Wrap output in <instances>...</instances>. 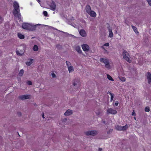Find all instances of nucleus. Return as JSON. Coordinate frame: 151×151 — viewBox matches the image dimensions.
<instances>
[{
    "label": "nucleus",
    "mask_w": 151,
    "mask_h": 151,
    "mask_svg": "<svg viewBox=\"0 0 151 151\" xmlns=\"http://www.w3.org/2000/svg\"><path fill=\"white\" fill-rule=\"evenodd\" d=\"M13 6L14 8L13 11V14L15 16L17 17L19 19H20L21 15L19 13L20 10L19 4L16 1H14L13 3Z\"/></svg>",
    "instance_id": "1"
},
{
    "label": "nucleus",
    "mask_w": 151,
    "mask_h": 151,
    "mask_svg": "<svg viewBox=\"0 0 151 151\" xmlns=\"http://www.w3.org/2000/svg\"><path fill=\"white\" fill-rule=\"evenodd\" d=\"M22 28L25 29L33 31L35 29L36 26L35 25H32L28 23H24L22 24Z\"/></svg>",
    "instance_id": "2"
},
{
    "label": "nucleus",
    "mask_w": 151,
    "mask_h": 151,
    "mask_svg": "<svg viewBox=\"0 0 151 151\" xmlns=\"http://www.w3.org/2000/svg\"><path fill=\"white\" fill-rule=\"evenodd\" d=\"M122 56L123 58L127 61L129 63L131 62L132 60L130 58L129 55L126 50H123Z\"/></svg>",
    "instance_id": "3"
},
{
    "label": "nucleus",
    "mask_w": 151,
    "mask_h": 151,
    "mask_svg": "<svg viewBox=\"0 0 151 151\" xmlns=\"http://www.w3.org/2000/svg\"><path fill=\"white\" fill-rule=\"evenodd\" d=\"M100 61L105 64V67L108 70L110 69V65L109 60L106 58H101Z\"/></svg>",
    "instance_id": "4"
},
{
    "label": "nucleus",
    "mask_w": 151,
    "mask_h": 151,
    "mask_svg": "<svg viewBox=\"0 0 151 151\" xmlns=\"http://www.w3.org/2000/svg\"><path fill=\"white\" fill-rule=\"evenodd\" d=\"M85 10L86 12L91 16L94 17V12L91 10V7L89 5H86V7Z\"/></svg>",
    "instance_id": "5"
},
{
    "label": "nucleus",
    "mask_w": 151,
    "mask_h": 151,
    "mask_svg": "<svg viewBox=\"0 0 151 151\" xmlns=\"http://www.w3.org/2000/svg\"><path fill=\"white\" fill-rule=\"evenodd\" d=\"M108 114H115L117 113V111L112 108L108 109L107 110Z\"/></svg>",
    "instance_id": "6"
},
{
    "label": "nucleus",
    "mask_w": 151,
    "mask_h": 151,
    "mask_svg": "<svg viewBox=\"0 0 151 151\" xmlns=\"http://www.w3.org/2000/svg\"><path fill=\"white\" fill-rule=\"evenodd\" d=\"M73 84L74 86L77 85L79 87L81 86V83L79 80L77 78L74 80L73 81Z\"/></svg>",
    "instance_id": "7"
},
{
    "label": "nucleus",
    "mask_w": 151,
    "mask_h": 151,
    "mask_svg": "<svg viewBox=\"0 0 151 151\" xmlns=\"http://www.w3.org/2000/svg\"><path fill=\"white\" fill-rule=\"evenodd\" d=\"M50 9L52 11H54L56 9V5L55 4L53 1H52L50 3Z\"/></svg>",
    "instance_id": "8"
},
{
    "label": "nucleus",
    "mask_w": 151,
    "mask_h": 151,
    "mask_svg": "<svg viewBox=\"0 0 151 151\" xmlns=\"http://www.w3.org/2000/svg\"><path fill=\"white\" fill-rule=\"evenodd\" d=\"M82 47L83 50L84 51H87L89 49L88 45L86 44H84L82 45Z\"/></svg>",
    "instance_id": "9"
},
{
    "label": "nucleus",
    "mask_w": 151,
    "mask_h": 151,
    "mask_svg": "<svg viewBox=\"0 0 151 151\" xmlns=\"http://www.w3.org/2000/svg\"><path fill=\"white\" fill-rule=\"evenodd\" d=\"M147 77L148 79V82L149 84H150L151 82V74L150 72H148L147 73Z\"/></svg>",
    "instance_id": "10"
},
{
    "label": "nucleus",
    "mask_w": 151,
    "mask_h": 151,
    "mask_svg": "<svg viewBox=\"0 0 151 151\" xmlns=\"http://www.w3.org/2000/svg\"><path fill=\"white\" fill-rule=\"evenodd\" d=\"M85 134L86 135H94V131H87L85 132Z\"/></svg>",
    "instance_id": "11"
},
{
    "label": "nucleus",
    "mask_w": 151,
    "mask_h": 151,
    "mask_svg": "<svg viewBox=\"0 0 151 151\" xmlns=\"http://www.w3.org/2000/svg\"><path fill=\"white\" fill-rule=\"evenodd\" d=\"M79 33L83 37H86V34L85 31L84 29H81L79 31Z\"/></svg>",
    "instance_id": "12"
},
{
    "label": "nucleus",
    "mask_w": 151,
    "mask_h": 151,
    "mask_svg": "<svg viewBox=\"0 0 151 151\" xmlns=\"http://www.w3.org/2000/svg\"><path fill=\"white\" fill-rule=\"evenodd\" d=\"M72 114V111L70 109L67 110L64 113L65 116H68Z\"/></svg>",
    "instance_id": "13"
},
{
    "label": "nucleus",
    "mask_w": 151,
    "mask_h": 151,
    "mask_svg": "<svg viewBox=\"0 0 151 151\" xmlns=\"http://www.w3.org/2000/svg\"><path fill=\"white\" fill-rule=\"evenodd\" d=\"M108 28L109 32V37L111 38L113 36V33L112 32L111 29L109 28V27H108Z\"/></svg>",
    "instance_id": "14"
},
{
    "label": "nucleus",
    "mask_w": 151,
    "mask_h": 151,
    "mask_svg": "<svg viewBox=\"0 0 151 151\" xmlns=\"http://www.w3.org/2000/svg\"><path fill=\"white\" fill-rule=\"evenodd\" d=\"M75 50L79 54H81L82 53V51L80 47L79 46H76L75 48Z\"/></svg>",
    "instance_id": "15"
},
{
    "label": "nucleus",
    "mask_w": 151,
    "mask_h": 151,
    "mask_svg": "<svg viewBox=\"0 0 151 151\" xmlns=\"http://www.w3.org/2000/svg\"><path fill=\"white\" fill-rule=\"evenodd\" d=\"M132 28L134 31L137 34H138L139 33V32L137 31V28L136 27L134 26L133 25H132L131 26Z\"/></svg>",
    "instance_id": "16"
},
{
    "label": "nucleus",
    "mask_w": 151,
    "mask_h": 151,
    "mask_svg": "<svg viewBox=\"0 0 151 151\" xmlns=\"http://www.w3.org/2000/svg\"><path fill=\"white\" fill-rule=\"evenodd\" d=\"M17 35L19 38L21 39H23L24 37V36L20 33H18Z\"/></svg>",
    "instance_id": "17"
},
{
    "label": "nucleus",
    "mask_w": 151,
    "mask_h": 151,
    "mask_svg": "<svg viewBox=\"0 0 151 151\" xmlns=\"http://www.w3.org/2000/svg\"><path fill=\"white\" fill-rule=\"evenodd\" d=\"M109 43H106L104 44V45H103V46H102L101 47L103 48V49H104L105 51L106 52H107V50H106L105 48H104V46H109Z\"/></svg>",
    "instance_id": "18"
},
{
    "label": "nucleus",
    "mask_w": 151,
    "mask_h": 151,
    "mask_svg": "<svg viewBox=\"0 0 151 151\" xmlns=\"http://www.w3.org/2000/svg\"><path fill=\"white\" fill-rule=\"evenodd\" d=\"M33 59H31L30 61L27 62L26 63V64L28 66H30L33 63Z\"/></svg>",
    "instance_id": "19"
},
{
    "label": "nucleus",
    "mask_w": 151,
    "mask_h": 151,
    "mask_svg": "<svg viewBox=\"0 0 151 151\" xmlns=\"http://www.w3.org/2000/svg\"><path fill=\"white\" fill-rule=\"evenodd\" d=\"M68 70L69 73L73 72L74 71V69L72 66H70L68 67Z\"/></svg>",
    "instance_id": "20"
},
{
    "label": "nucleus",
    "mask_w": 151,
    "mask_h": 151,
    "mask_svg": "<svg viewBox=\"0 0 151 151\" xmlns=\"http://www.w3.org/2000/svg\"><path fill=\"white\" fill-rule=\"evenodd\" d=\"M24 73V70L23 69H21L19 71L18 75L19 76H22L23 75Z\"/></svg>",
    "instance_id": "21"
},
{
    "label": "nucleus",
    "mask_w": 151,
    "mask_h": 151,
    "mask_svg": "<svg viewBox=\"0 0 151 151\" xmlns=\"http://www.w3.org/2000/svg\"><path fill=\"white\" fill-rule=\"evenodd\" d=\"M107 78L110 81H113L114 80L112 78V77L109 74H107L106 75Z\"/></svg>",
    "instance_id": "22"
},
{
    "label": "nucleus",
    "mask_w": 151,
    "mask_h": 151,
    "mask_svg": "<svg viewBox=\"0 0 151 151\" xmlns=\"http://www.w3.org/2000/svg\"><path fill=\"white\" fill-rule=\"evenodd\" d=\"M116 129L119 131H122V126H119V125H117L115 127Z\"/></svg>",
    "instance_id": "23"
},
{
    "label": "nucleus",
    "mask_w": 151,
    "mask_h": 151,
    "mask_svg": "<svg viewBox=\"0 0 151 151\" xmlns=\"http://www.w3.org/2000/svg\"><path fill=\"white\" fill-rule=\"evenodd\" d=\"M122 130H127L128 128V126L127 124H126L124 126H123V127H122Z\"/></svg>",
    "instance_id": "24"
},
{
    "label": "nucleus",
    "mask_w": 151,
    "mask_h": 151,
    "mask_svg": "<svg viewBox=\"0 0 151 151\" xmlns=\"http://www.w3.org/2000/svg\"><path fill=\"white\" fill-rule=\"evenodd\" d=\"M24 96L25 97V99H29L31 97V95H24Z\"/></svg>",
    "instance_id": "25"
},
{
    "label": "nucleus",
    "mask_w": 151,
    "mask_h": 151,
    "mask_svg": "<svg viewBox=\"0 0 151 151\" xmlns=\"http://www.w3.org/2000/svg\"><path fill=\"white\" fill-rule=\"evenodd\" d=\"M33 50L35 51H37L38 50V47L37 45H35L33 47Z\"/></svg>",
    "instance_id": "26"
},
{
    "label": "nucleus",
    "mask_w": 151,
    "mask_h": 151,
    "mask_svg": "<svg viewBox=\"0 0 151 151\" xmlns=\"http://www.w3.org/2000/svg\"><path fill=\"white\" fill-rule=\"evenodd\" d=\"M119 79L122 81L124 82L126 81V78L124 77H119Z\"/></svg>",
    "instance_id": "27"
},
{
    "label": "nucleus",
    "mask_w": 151,
    "mask_h": 151,
    "mask_svg": "<svg viewBox=\"0 0 151 151\" xmlns=\"http://www.w3.org/2000/svg\"><path fill=\"white\" fill-rule=\"evenodd\" d=\"M102 112V111H101L100 109L98 111L96 112V114L98 116H99L101 115V114Z\"/></svg>",
    "instance_id": "28"
},
{
    "label": "nucleus",
    "mask_w": 151,
    "mask_h": 151,
    "mask_svg": "<svg viewBox=\"0 0 151 151\" xmlns=\"http://www.w3.org/2000/svg\"><path fill=\"white\" fill-rule=\"evenodd\" d=\"M110 96H111V101H112L114 97V95L113 94V93H112L110 95Z\"/></svg>",
    "instance_id": "29"
},
{
    "label": "nucleus",
    "mask_w": 151,
    "mask_h": 151,
    "mask_svg": "<svg viewBox=\"0 0 151 151\" xmlns=\"http://www.w3.org/2000/svg\"><path fill=\"white\" fill-rule=\"evenodd\" d=\"M19 98L20 99L22 100H24L25 99V97L24 96V95H22L19 96Z\"/></svg>",
    "instance_id": "30"
},
{
    "label": "nucleus",
    "mask_w": 151,
    "mask_h": 151,
    "mask_svg": "<svg viewBox=\"0 0 151 151\" xmlns=\"http://www.w3.org/2000/svg\"><path fill=\"white\" fill-rule=\"evenodd\" d=\"M145 111L147 112H149L150 111V108L149 107H146L145 109Z\"/></svg>",
    "instance_id": "31"
},
{
    "label": "nucleus",
    "mask_w": 151,
    "mask_h": 151,
    "mask_svg": "<svg viewBox=\"0 0 151 151\" xmlns=\"http://www.w3.org/2000/svg\"><path fill=\"white\" fill-rule=\"evenodd\" d=\"M66 63L67 66H68V67L71 65L70 63L68 61H66Z\"/></svg>",
    "instance_id": "32"
},
{
    "label": "nucleus",
    "mask_w": 151,
    "mask_h": 151,
    "mask_svg": "<svg viewBox=\"0 0 151 151\" xmlns=\"http://www.w3.org/2000/svg\"><path fill=\"white\" fill-rule=\"evenodd\" d=\"M43 14L45 16L47 17V12L46 11H44L43 12Z\"/></svg>",
    "instance_id": "33"
},
{
    "label": "nucleus",
    "mask_w": 151,
    "mask_h": 151,
    "mask_svg": "<svg viewBox=\"0 0 151 151\" xmlns=\"http://www.w3.org/2000/svg\"><path fill=\"white\" fill-rule=\"evenodd\" d=\"M17 54L18 55H21L22 54L20 53L18 50H17L16 51Z\"/></svg>",
    "instance_id": "34"
},
{
    "label": "nucleus",
    "mask_w": 151,
    "mask_h": 151,
    "mask_svg": "<svg viewBox=\"0 0 151 151\" xmlns=\"http://www.w3.org/2000/svg\"><path fill=\"white\" fill-rule=\"evenodd\" d=\"M27 83L28 85H31L32 84V83L31 81H28L27 82Z\"/></svg>",
    "instance_id": "35"
},
{
    "label": "nucleus",
    "mask_w": 151,
    "mask_h": 151,
    "mask_svg": "<svg viewBox=\"0 0 151 151\" xmlns=\"http://www.w3.org/2000/svg\"><path fill=\"white\" fill-rule=\"evenodd\" d=\"M149 5L151 6V0H147Z\"/></svg>",
    "instance_id": "36"
},
{
    "label": "nucleus",
    "mask_w": 151,
    "mask_h": 151,
    "mask_svg": "<svg viewBox=\"0 0 151 151\" xmlns=\"http://www.w3.org/2000/svg\"><path fill=\"white\" fill-rule=\"evenodd\" d=\"M113 129H110L107 132V134H109L110 132H111L112 131Z\"/></svg>",
    "instance_id": "37"
},
{
    "label": "nucleus",
    "mask_w": 151,
    "mask_h": 151,
    "mask_svg": "<svg viewBox=\"0 0 151 151\" xmlns=\"http://www.w3.org/2000/svg\"><path fill=\"white\" fill-rule=\"evenodd\" d=\"M51 75L53 78H55L56 76V75L54 73H52Z\"/></svg>",
    "instance_id": "38"
},
{
    "label": "nucleus",
    "mask_w": 151,
    "mask_h": 151,
    "mask_svg": "<svg viewBox=\"0 0 151 151\" xmlns=\"http://www.w3.org/2000/svg\"><path fill=\"white\" fill-rule=\"evenodd\" d=\"M119 102L118 101H116L115 103V105L116 106H117L119 104Z\"/></svg>",
    "instance_id": "39"
},
{
    "label": "nucleus",
    "mask_w": 151,
    "mask_h": 151,
    "mask_svg": "<svg viewBox=\"0 0 151 151\" xmlns=\"http://www.w3.org/2000/svg\"><path fill=\"white\" fill-rule=\"evenodd\" d=\"M135 113L134 112V110L132 112V116H134V115H135Z\"/></svg>",
    "instance_id": "40"
},
{
    "label": "nucleus",
    "mask_w": 151,
    "mask_h": 151,
    "mask_svg": "<svg viewBox=\"0 0 151 151\" xmlns=\"http://www.w3.org/2000/svg\"><path fill=\"white\" fill-rule=\"evenodd\" d=\"M102 149L101 148H99L97 151H102Z\"/></svg>",
    "instance_id": "41"
},
{
    "label": "nucleus",
    "mask_w": 151,
    "mask_h": 151,
    "mask_svg": "<svg viewBox=\"0 0 151 151\" xmlns=\"http://www.w3.org/2000/svg\"><path fill=\"white\" fill-rule=\"evenodd\" d=\"M4 20V19L3 18H2L1 17V16H0V20H1V22H2V21H3Z\"/></svg>",
    "instance_id": "42"
},
{
    "label": "nucleus",
    "mask_w": 151,
    "mask_h": 151,
    "mask_svg": "<svg viewBox=\"0 0 151 151\" xmlns=\"http://www.w3.org/2000/svg\"><path fill=\"white\" fill-rule=\"evenodd\" d=\"M17 114L19 116H21V113L20 112H18L17 113Z\"/></svg>",
    "instance_id": "43"
},
{
    "label": "nucleus",
    "mask_w": 151,
    "mask_h": 151,
    "mask_svg": "<svg viewBox=\"0 0 151 151\" xmlns=\"http://www.w3.org/2000/svg\"><path fill=\"white\" fill-rule=\"evenodd\" d=\"M107 94H109L110 95L112 94V93L110 92H109V91H108V92H107Z\"/></svg>",
    "instance_id": "44"
},
{
    "label": "nucleus",
    "mask_w": 151,
    "mask_h": 151,
    "mask_svg": "<svg viewBox=\"0 0 151 151\" xmlns=\"http://www.w3.org/2000/svg\"><path fill=\"white\" fill-rule=\"evenodd\" d=\"M42 117L43 118H45L44 116V113H43V114H42Z\"/></svg>",
    "instance_id": "45"
},
{
    "label": "nucleus",
    "mask_w": 151,
    "mask_h": 151,
    "mask_svg": "<svg viewBox=\"0 0 151 151\" xmlns=\"http://www.w3.org/2000/svg\"><path fill=\"white\" fill-rule=\"evenodd\" d=\"M117 30H115V34H117Z\"/></svg>",
    "instance_id": "46"
},
{
    "label": "nucleus",
    "mask_w": 151,
    "mask_h": 151,
    "mask_svg": "<svg viewBox=\"0 0 151 151\" xmlns=\"http://www.w3.org/2000/svg\"><path fill=\"white\" fill-rule=\"evenodd\" d=\"M105 122H105V121H103V123L104 124H105Z\"/></svg>",
    "instance_id": "47"
},
{
    "label": "nucleus",
    "mask_w": 151,
    "mask_h": 151,
    "mask_svg": "<svg viewBox=\"0 0 151 151\" xmlns=\"http://www.w3.org/2000/svg\"><path fill=\"white\" fill-rule=\"evenodd\" d=\"M38 2H40V0H36Z\"/></svg>",
    "instance_id": "48"
},
{
    "label": "nucleus",
    "mask_w": 151,
    "mask_h": 151,
    "mask_svg": "<svg viewBox=\"0 0 151 151\" xmlns=\"http://www.w3.org/2000/svg\"><path fill=\"white\" fill-rule=\"evenodd\" d=\"M95 135H96V134L97 133V132L95 130Z\"/></svg>",
    "instance_id": "49"
},
{
    "label": "nucleus",
    "mask_w": 151,
    "mask_h": 151,
    "mask_svg": "<svg viewBox=\"0 0 151 151\" xmlns=\"http://www.w3.org/2000/svg\"><path fill=\"white\" fill-rule=\"evenodd\" d=\"M64 120H65V121H66L67 120V119H65Z\"/></svg>",
    "instance_id": "50"
},
{
    "label": "nucleus",
    "mask_w": 151,
    "mask_h": 151,
    "mask_svg": "<svg viewBox=\"0 0 151 151\" xmlns=\"http://www.w3.org/2000/svg\"><path fill=\"white\" fill-rule=\"evenodd\" d=\"M95 17H96V14L95 12Z\"/></svg>",
    "instance_id": "51"
},
{
    "label": "nucleus",
    "mask_w": 151,
    "mask_h": 151,
    "mask_svg": "<svg viewBox=\"0 0 151 151\" xmlns=\"http://www.w3.org/2000/svg\"><path fill=\"white\" fill-rule=\"evenodd\" d=\"M134 119L135 120H136V117H134Z\"/></svg>",
    "instance_id": "52"
},
{
    "label": "nucleus",
    "mask_w": 151,
    "mask_h": 151,
    "mask_svg": "<svg viewBox=\"0 0 151 151\" xmlns=\"http://www.w3.org/2000/svg\"><path fill=\"white\" fill-rule=\"evenodd\" d=\"M18 135H19V136H20V135H19V134H18Z\"/></svg>",
    "instance_id": "53"
},
{
    "label": "nucleus",
    "mask_w": 151,
    "mask_h": 151,
    "mask_svg": "<svg viewBox=\"0 0 151 151\" xmlns=\"http://www.w3.org/2000/svg\"><path fill=\"white\" fill-rule=\"evenodd\" d=\"M18 135H19V136H20V135H19V134H18Z\"/></svg>",
    "instance_id": "54"
},
{
    "label": "nucleus",
    "mask_w": 151,
    "mask_h": 151,
    "mask_svg": "<svg viewBox=\"0 0 151 151\" xmlns=\"http://www.w3.org/2000/svg\"><path fill=\"white\" fill-rule=\"evenodd\" d=\"M18 135H19V136H20V135H19V134H18Z\"/></svg>",
    "instance_id": "55"
}]
</instances>
